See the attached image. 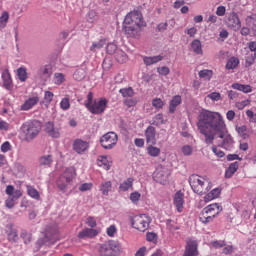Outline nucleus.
I'll return each mask as SVG.
<instances>
[{
    "label": "nucleus",
    "instance_id": "obj_24",
    "mask_svg": "<svg viewBox=\"0 0 256 256\" xmlns=\"http://www.w3.org/2000/svg\"><path fill=\"white\" fill-rule=\"evenodd\" d=\"M237 169H239V162H233L229 165V167L225 171V178L231 179L235 173H237Z\"/></svg>",
    "mask_w": 256,
    "mask_h": 256
},
{
    "label": "nucleus",
    "instance_id": "obj_38",
    "mask_svg": "<svg viewBox=\"0 0 256 256\" xmlns=\"http://www.w3.org/2000/svg\"><path fill=\"white\" fill-rule=\"evenodd\" d=\"M147 151H148V155H150V157H159V155L161 154V149L153 146V144L148 146Z\"/></svg>",
    "mask_w": 256,
    "mask_h": 256
},
{
    "label": "nucleus",
    "instance_id": "obj_29",
    "mask_svg": "<svg viewBox=\"0 0 256 256\" xmlns=\"http://www.w3.org/2000/svg\"><path fill=\"white\" fill-rule=\"evenodd\" d=\"M219 195H221V189L215 188L204 197V201L206 203H209V201H213V199H217Z\"/></svg>",
    "mask_w": 256,
    "mask_h": 256
},
{
    "label": "nucleus",
    "instance_id": "obj_28",
    "mask_svg": "<svg viewBox=\"0 0 256 256\" xmlns=\"http://www.w3.org/2000/svg\"><path fill=\"white\" fill-rule=\"evenodd\" d=\"M246 25L253 31V34L256 35V14L246 17Z\"/></svg>",
    "mask_w": 256,
    "mask_h": 256
},
{
    "label": "nucleus",
    "instance_id": "obj_7",
    "mask_svg": "<svg viewBox=\"0 0 256 256\" xmlns=\"http://www.w3.org/2000/svg\"><path fill=\"white\" fill-rule=\"evenodd\" d=\"M59 241V238H57V235H51V233L46 232L45 236L43 238H39L35 243L34 252L37 253V251H40L41 247L44 245H55Z\"/></svg>",
    "mask_w": 256,
    "mask_h": 256
},
{
    "label": "nucleus",
    "instance_id": "obj_22",
    "mask_svg": "<svg viewBox=\"0 0 256 256\" xmlns=\"http://www.w3.org/2000/svg\"><path fill=\"white\" fill-rule=\"evenodd\" d=\"M143 61L144 65H146V67H149L151 65H155V63H159V61H163V56H144Z\"/></svg>",
    "mask_w": 256,
    "mask_h": 256
},
{
    "label": "nucleus",
    "instance_id": "obj_2",
    "mask_svg": "<svg viewBox=\"0 0 256 256\" xmlns=\"http://www.w3.org/2000/svg\"><path fill=\"white\" fill-rule=\"evenodd\" d=\"M141 27H145L143 14L139 11H133L126 15L123 22V30L127 37L137 39L141 35Z\"/></svg>",
    "mask_w": 256,
    "mask_h": 256
},
{
    "label": "nucleus",
    "instance_id": "obj_21",
    "mask_svg": "<svg viewBox=\"0 0 256 256\" xmlns=\"http://www.w3.org/2000/svg\"><path fill=\"white\" fill-rule=\"evenodd\" d=\"M219 216V211H217L214 214H204L203 211H201L200 213V217L199 220L201 221V223H203L204 225H207V223H211L214 221L215 217Z\"/></svg>",
    "mask_w": 256,
    "mask_h": 256
},
{
    "label": "nucleus",
    "instance_id": "obj_37",
    "mask_svg": "<svg viewBox=\"0 0 256 256\" xmlns=\"http://www.w3.org/2000/svg\"><path fill=\"white\" fill-rule=\"evenodd\" d=\"M236 131L242 139H249V132L247 131V126H236Z\"/></svg>",
    "mask_w": 256,
    "mask_h": 256
},
{
    "label": "nucleus",
    "instance_id": "obj_39",
    "mask_svg": "<svg viewBox=\"0 0 256 256\" xmlns=\"http://www.w3.org/2000/svg\"><path fill=\"white\" fill-rule=\"evenodd\" d=\"M112 189L111 181L103 182L100 186V191L104 195H109V191Z\"/></svg>",
    "mask_w": 256,
    "mask_h": 256
},
{
    "label": "nucleus",
    "instance_id": "obj_1",
    "mask_svg": "<svg viewBox=\"0 0 256 256\" xmlns=\"http://www.w3.org/2000/svg\"><path fill=\"white\" fill-rule=\"evenodd\" d=\"M197 127L201 135H204V143L213 145L216 139H222L219 147L231 151L235 141L229 134L223 116L219 112L202 109L198 115Z\"/></svg>",
    "mask_w": 256,
    "mask_h": 256
},
{
    "label": "nucleus",
    "instance_id": "obj_27",
    "mask_svg": "<svg viewBox=\"0 0 256 256\" xmlns=\"http://www.w3.org/2000/svg\"><path fill=\"white\" fill-rule=\"evenodd\" d=\"M182 102V99L179 95H176L172 98V100L170 101V105H169V112L170 113H175V111L177 110V107H179V104Z\"/></svg>",
    "mask_w": 256,
    "mask_h": 256
},
{
    "label": "nucleus",
    "instance_id": "obj_61",
    "mask_svg": "<svg viewBox=\"0 0 256 256\" xmlns=\"http://www.w3.org/2000/svg\"><path fill=\"white\" fill-rule=\"evenodd\" d=\"M92 187H93V184H91V183H84V184L80 185L79 191H82V192L91 191Z\"/></svg>",
    "mask_w": 256,
    "mask_h": 256
},
{
    "label": "nucleus",
    "instance_id": "obj_4",
    "mask_svg": "<svg viewBox=\"0 0 256 256\" xmlns=\"http://www.w3.org/2000/svg\"><path fill=\"white\" fill-rule=\"evenodd\" d=\"M120 253L121 244L115 240H109L103 243L98 249L99 256H119Z\"/></svg>",
    "mask_w": 256,
    "mask_h": 256
},
{
    "label": "nucleus",
    "instance_id": "obj_30",
    "mask_svg": "<svg viewBox=\"0 0 256 256\" xmlns=\"http://www.w3.org/2000/svg\"><path fill=\"white\" fill-rule=\"evenodd\" d=\"M232 89H236L237 91H242V93H251L253 89H251V85H245L240 83L232 84Z\"/></svg>",
    "mask_w": 256,
    "mask_h": 256
},
{
    "label": "nucleus",
    "instance_id": "obj_63",
    "mask_svg": "<svg viewBox=\"0 0 256 256\" xmlns=\"http://www.w3.org/2000/svg\"><path fill=\"white\" fill-rule=\"evenodd\" d=\"M182 153L183 155H186V156L192 155L193 148H191V146L189 145H185L182 147Z\"/></svg>",
    "mask_w": 256,
    "mask_h": 256
},
{
    "label": "nucleus",
    "instance_id": "obj_44",
    "mask_svg": "<svg viewBox=\"0 0 256 256\" xmlns=\"http://www.w3.org/2000/svg\"><path fill=\"white\" fill-rule=\"evenodd\" d=\"M200 79H207L208 81L211 80V77H213V71L212 70H201L199 72Z\"/></svg>",
    "mask_w": 256,
    "mask_h": 256
},
{
    "label": "nucleus",
    "instance_id": "obj_18",
    "mask_svg": "<svg viewBox=\"0 0 256 256\" xmlns=\"http://www.w3.org/2000/svg\"><path fill=\"white\" fill-rule=\"evenodd\" d=\"M99 232L93 228H86L78 233V239H87L91 237H97Z\"/></svg>",
    "mask_w": 256,
    "mask_h": 256
},
{
    "label": "nucleus",
    "instance_id": "obj_52",
    "mask_svg": "<svg viewBox=\"0 0 256 256\" xmlns=\"http://www.w3.org/2000/svg\"><path fill=\"white\" fill-rule=\"evenodd\" d=\"M86 224L88 227H91V229H95V227H97V220H95V217L90 216L87 218Z\"/></svg>",
    "mask_w": 256,
    "mask_h": 256
},
{
    "label": "nucleus",
    "instance_id": "obj_56",
    "mask_svg": "<svg viewBox=\"0 0 256 256\" xmlns=\"http://www.w3.org/2000/svg\"><path fill=\"white\" fill-rule=\"evenodd\" d=\"M117 233V227L115 225H111L107 228V236L108 237H115V234Z\"/></svg>",
    "mask_w": 256,
    "mask_h": 256
},
{
    "label": "nucleus",
    "instance_id": "obj_5",
    "mask_svg": "<svg viewBox=\"0 0 256 256\" xmlns=\"http://www.w3.org/2000/svg\"><path fill=\"white\" fill-rule=\"evenodd\" d=\"M130 221L134 229H137L138 231H142V233H144V231H147V229H149V223H151V218L146 214H140L131 217Z\"/></svg>",
    "mask_w": 256,
    "mask_h": 256
},
{
    "label": "nucleus",
    "instance_id": "obj_64",
    "mask_svg": "<svg viewBox=\"0 0 256 256\" xmlns=\"http://www.w3.org/2000/svg\"><path fill=\"white\" fill-rule=\"evenodd\" d=\"M146 239H147V241H157V234L156 233H154V232H148L147 234H146Z\"/></svg>",
    "mask_w": 256,
    "mask_h": 256
},
{
    "label": "nucleus",
    "instance_id": "obj_20",
    "mask_svg": "<svg viewBox=\"0 0 256 256\" xmlns=\"http://www.w3.org/2000/svg\"><path fill=\"white\" fill-rule=\"evenodd\" d=\"M38 103H39V97L35 96L32 98H29L24 102V104H22L21 110L29 111V109H33V107H35V105H37Z\"/></svg>",
    "mask_w": 256,
    "mask_h": 256
},
{
    "label": "nucleus",
    "instance_id": "obj_33",
    "mask_svg": "<svg viewBox=\"0 0 256 256\" xmlns=\"http://www.w3.org/2000/svg\"><path fill=\"white\" fill-rule=\"evenodd\" d=\"M114 57L118 63L123 64L127 62V54L121 49L116 51V55H114Z\"/></svg>",
    "mask_w": 256,
    "mask_h": 256
},
{
    "label": "nucleus",
    "instance_id": "obj_42",
    "mask_svg": "<svg viewBox=\"0 0 256 256\" xmlns=\"http://www.w3.org/2000/svg\"><path fill=\"white\" fill-rule=\"evenodd\" d=\"M8 21H9V12L5 11L0 16V29H5V27H7Z\"/></svg>",
    "mask_w": 256,
    "mask_h": 256
},
{
    "label": "nucleus",
    "instance_id": "obj_11",
    "mask_svg": "<svg viewBox=\"0 0 256 256\" xmlns=\"http://www.w3.org/2000/svg\"><path fill=\"white\" fill-rule=\"evenodd\" d=\"M225 23L227 27H230V29H233L234 31H239V29H241V20H239V16L235 12H232L227 16Z\"/></svg>",
    "mask_w": 256,
    "mask_h": 256
},
{
    "label": "nucleus",
    "instance_id": "obj_58",
    "mask_svg": "<svg viewBox=\"0 0 256 256\" xmlns=\"http://www.w3.org/2000/svg\"><path fill=\"white\" fill-rule=\"evenodd\" d=\"M208 98L211 99L212 101H220L221 93H219V92H212V93L208 94Z\"/></svg>",
    "mask_w": 256,
    "mask_h": 256
},
{
    "label": "nucleus",
    "instance_id": "obj_50",
    "mask_svg": "<svg viewBox=\"0 0 256 256\" xmlns=\"http://www.w3.org/2000/svg\"><path fill=\"white\" fill-rule=\"evenodd\" d=\"M157 73H159V75H162L165 77V76L169 75V73H171V70L167 66L158 67Z\"/></svg>",
    "mask_w": 256,
    "mask_h": 256
},
{
    "label": "nucleus",
    "instance_id": "obj_13",
    "mask_svg": "<svg viewBox=\"0 0 256 256\" xmlns=\"http://www.w3.org/2000/svg\"><path fill=\"white\" fill-rule=\"evenodd\" d=\"M45 133H47L49 137H52V139H59V137H61L60 129L55 126L54 122L51 121L46 122Z\"/></svg>",
    "mask_w": 256,
    "mask_h": 256
},
{
    "label": "nucleus",
    "instance_id": "obj_35",
    "mask_svg": "<svg viewBox=\"0 0 256 256\" xmlns=\"http://www.w3.org/2000/svg\"><path fill=\"white\" fill-rule=\"evenodd\" d=\"M192 49L196 55H203V48L201 46V41L200 40H194L192 42Z\"/></svg>",
    "mask_w": 256,
    "mask_h": 256
},
{
    "label": "nucleus",
    "instance_id": "obj_62",
    "mask_svg": "<svg viewBox=\"0 0 256 256\" xmlns=\"http://www.w3.org/2000/svg\"><path fill=\"white\" fill-rule=\"evenodd\" d=\"M124 104L127 107H135V105H137V100L133 98H128L124 100Z\"/></svg>",
    "mask_w": 256,
    "mask_h": 256
},
{
    "label": "nucleus",
    "instance_id": "obj_54",
    "mask_svg": "<svg viewBox=\"0 0 256 256\" xmlns=\"http://www.w3.org/2000/svg\"><path fill=\"white\" fill-rule=\"evenodd\" d=\"M152 105L155 107V109H162L163 105L165 104L163 103V100L156 98L152 100Z\"/></svg>",
    "mask_w": 256,
    "mask_h": 256
},
{
    "label": "nucleus",
    "instance_id": "obj_32",
    "mask_svg": "<svg viewBox=\"0 0 256 256\" xmlns=\"http://www.w3.org/2000/svg\"><path fill=\"white\" fill-rule=\"evenodd\" d=\"M7 234L8 241H11L12 243L17 242V239H19V236L17 235V230H15L13 226L8 227Z\"/></svg>",
    "mask_w": 256,
    "mask_h": 256
},
{
    "label": "nucleus",
    "instance_id": "obj_12",
    "mask_svg": "<svg viewBox=\"0 0 256 256\" xmlns=\"http://www.w3.org/2000/svg\"><path fill=\"white\" fill-rule=\"evenodd\" d=\"M182 256H199L197 240L188 239Z\"/></svg>",
    "mask_w": 256,
    "mask_h": 256
},
{
    "label": "nucleus",
    "instance_id": "obj_53",
    "mask_svg": "<svg viewBox=\"0 0 256 256\" xmlns=\"http://www.w3.org/2000/svg\"><path fill=\"white\" fill-rule=\"evenodd\" d=\"M252 65H255V57L253 54L247 56L245 59V67H251Z\"/></svg>",
    "mask_w": 256,
    "mask_h": 256
},
{
    "label": "nucleus",
    "instance_id": "obj_49",
    "mask_svg": "<svg viewBox=\"0 0 256 256\" xmlns=\"http://www.w3.org/2000/svg\"><path fill=\"white\" fill-rule=\"evenodd\" d=\"M65 81V75L63 73H55L54 74V83L55 85H61Z\"/></svg>",
    "mask_w": 256,
    "mask_h": 256
},
{
    "label": "nucleus",
    "instance_id": "obj_31",
    "mask_svg": "<svg viewBox=\"0 0 256 256\" xmlns=\"http://www.w3.org/2000/svg\"><path fill=\"white\" fill-rule=\"evenodd\" d=\"M69 183L62 175L58 178L57 180V187L60 191H62L63 193H65V191H67V185H69Z\"/></svg>",
    "mask_w": 256,
    "mask_h": 256
},
{
    "label": "nucleus",
    "instance_id": "obj_17",
    "mask_svg": "<svg viewBox=\"0 0 256 256\" xmlns=\"http://www.w3.org/2000/svg\"><path fill=\"white\" fill-rule=\"evenodd\" d=\"M156 130L153 126H148L145 130L146 142L150 145H156L157 139L155 138Z\"/></svg>",
    "mask_w": 256,
    "mask_h": 256
},
{
    "label": "nucleus",
    "instance_id": "obj_57",
    "mask_svg": "<svg viewBox=\"0 0 256 256\" xmlns=\"http://www.w3.org/2000/svg\"><path fill=\"white\" fill-rule=\"evenodd\" d=\"M98 161H100V163L106 167L107 171L111 169V166L108 165L109 160H107V156H99Z\"/></svg>",
    "mask_w": 256,
    "mask_h": 256
},
{
    "label": "nucleus",
    "instance_id": "obj_36",
    "mask_svg": "<svg viewBox=\"0 0 256 256\" xmlns=\"http://www.w3.org/2000/svg\"><path fill=\"white\" fill-rule=\"evenodd\" d=\"M17 77L19 81L25 83L27 81V69L25 67H20L17 69Z\"/></svg>",
    "mask_w": 256,
    "mask_h": 256
},
{
    "label": "nucleus",
    "instance_id": "obj_60",
    "mask_svg": "<svg viewBox=\"0 0 256 256\" xmlns=\"http://www.w3.org/2000/svg\"><path fill=\"white\" fill-rule=\"evenodd\" d=\"M1 151L2 153H8V151H11V143L9 141L4 142L1 145Z\"/></svg>",
    "mask_w": 256,
    "mask_h": 256
},
{
    "label": "nucleus",
    "instance_id": "obj_10",
    "mask_svg": "<svg viewBox=\"0 0 256 256\" xmlns=\"http://www.w3.org/2000/svg\"><path fill=\"white\" fill-rule=\"evenodd\" d=\"M53 75V66L51 64L42 65L37 70V77L42 83H47Z\"/></svg>",
    "mask_w": 256,
    "mask_h": 256
},
{
    "label": "nucleus",
    "instance_id": "obj_41",
    "mask_svg": "<svg viewBox=\"0 0 256 256\" xmlns=\"http://www.w3.org/2000/svg\"><path fill=\"white\" fill-rule=\"evenodd\" d=\"M238 65H239V58L231 57L226 64V69L228 70L235 69Z\"/></svg>",
    "mask_w": 256,
    "mask_h": 256
},
{
    "label": "nucleus",
    "instance_id": "obj_48",
    "mask_svg": "<svg viewBox=\"0 0 256 256\" xmlns=\"http://www.w3.org/2000/svg\"><path fill=\"white\" fill-rule=\"evenodd\" d=\"M97 19V12L95 10H90L86 16V21L88 23H95Z\"/></svg>",
    "mask_w": 256,
    "mask_h": 256
},
{
    "label": "nucleus",
    "instance_id": "obj_46",
    "mask_svg": "<svg viewBox=\"0 0 256 256\" xmlns=\"http://www.w3.org/2000/svg\"><path fill=\"white\" fill-rule=\"evenodd\" d=\"M117 51H119V48H117L115 43H109L106 47L108 55H116Z\"/></svg>",
    "mask_w": 256,
    "mask_h": 256
},
{
    "label": "nucleus",
    "instance_id": "obj_3",
    "mask_svg": "<svg viewBox=\"0 0 256 256\" xmlns=\"http://www.w3.org/2000/svg\"><path fill=\"white\" fill-rule=\"evenodd\" d=\"M41 122L38 120H33L26 122L22 125L21 131L24 135V140H26L28 143L30 141H33L41 133Z\"/></svg>",
    "mask_w": 256,
    "mask_h": 256
},
{
    "label": "nucleus",
    "instance_id": "obj_26",
    "mask_svg": "<svg viewBox=\"0 0 256 256\" xmlns=\"http://www.w3.org/2000/svg\"><path fill=\"white\" fill-rule=\"evenodd\" d=\"M76 176H77V172L75 170V167L66 168V170L62 174V177L70 183L71 181H73V178Z\"/></svg>",
    "mask_w": 256,
    "mask_h": 256
},
{
    "label": "nucleus",
    "instance_id": "obj_40",
    "mask_svg": "<svg viewBox=\"0 0 256 256\" xmlns=\"http://www.w3.org/2000/svg\"><path fill=\"white\" fill-rule=\"evenodd\" d=\"M119 93H121L122 97H128V98H131L133 97V95H135V91L133 90V87L121 88L119 90Z\"/></svg>",
    "mask_w": 256,
    "mask_h": 256
},
{
    "label": "nucleus",
    "instance_id": "obj_9",
    "mask_svg": "<svg viewBox=\"0 0 256 256\" xmlns=\"http://www.w3.org/2000/svg\"><path fill=\"white\" fill-rule=\"evenodd\" d=\"M87 109L92 115H101L102 113H105V109H107V99L100 98L99 101L94 100V103H92L91 106L87 104Z\"/></svg>",
    "mask_w": 256,
    "mask_h": 256
},
{
    "label": "nucleus",
    "instance_id": "obj_15",
    "mask_svg": "<svg viewBox=\"0 0 256 256\" xmlns=\"http://www.w3.org/2000/svg\"><path fill=\"white\" fill-rule=\"evenodd\" d=\"M73 149L76 153L81 155L82 153H85L87 149H89V142L76 139L73 143Z\"/></svg>",
    "mask_w": 256,
    "mask_h": 256
},
{
    "label": "nucleus",
    "instance_id": "obj_16",
    "mask_svg": "<svg viewBox=\"0 0 256 256\" xmlns=\"http://www.w3.org/2000/svg\"><path fill=\"white\" fill-rule=\"evenodd\" d=\"M21 190H16L14 194L8 195V199L5 202V205L8 209H13L15 207V201L21 198Z\"/></svg>",
    "mask_w": 256,
    "mask_h": 256
},
{
    "label": "nucleus",
    "instance_id": "obj_51",
    "mask_svg": "<svg viewBox=\"0 0 256 256\" xmlns=\"http://www.w3.org/2000/svg\"><path fill=\"white\" fill-rule=\"evenodd\" d=\"M60 107L64 111H67V109H69V107H71V103L69 102V98H63L60 102Z\"/></svg>",
    "mask_w": 256,
    "mask_h": 256
},
{
    "label": "nucleus",
    "instance_id": "obj_19",
    "mask_svg": "<svg viewBox=\"0 0 256 256\" xmlns=\"http://www.w3.org/2000/svg\"><path fill=\"white\" fill-rule=\"evenodd\" d=\"M183 203H185V201L183 200V193L181 191L176 192L174 196V205L178 213L183 212Z\"/></svg>",
    "mask_w": 256,
    "mask_h": 256
},
{
    "label": "nucleus",
    "instance_id": "obj_25",
    "mask_svg": "<svg viewBox=\"0 0 256 256\" xmlns=\"http://www.w3.org/2000/svg\"><path fill=\"white\" fill-rule=\"evenodd\" d=\"M38 164L40 167H50L53 164V156L52 155L41 156L38 160Z\"/></svg>",
    "mask_w": 256,
    "mask_h": 256
},
{
    "label": "nucleus",
    "instance_id": "obj_47",
    "mask_svg": "<svg viewBox=\"0 0 256 256\" xmlns=\"http://www.w3.org/2000/svg\"><path fill=\"white\" fill-rule=\"evenodd\" d=\"M73 77L76 81H83V79H85V70H76L73 74Z\"/></svg>",
    "mask_w": 256,
    "mask_h": 256
},
{
    "label": "nucleus",
    "instance_id": "obj_45",
    "mask_svg": "<svg viewBox=\"0 0 256 256\" xmlns=\"http://www.w3.org/2000/svg\"><path fill=\"white\" fill-rule=\"evenodd\" d=\"M27 193L32 199H39V191L33 186H27Z\"/></svg>",
    "mask_w": 256,
    "mask_h": 256
},
{
    "label": "nucleus",
    "instance_id": "obj_55",
    "mask_svg": "<svg viewBox=\"0 0 256 256\" xmlns=\"http://www.w3.org/2000/svg\"><path fill=\"white\" fill-rule=\"evenodd\" d=\"M54 94L51 91H46L44 95V100L47 105L53 101Z\"/></svg>",
    "mask_w": 256,
    "mask_h": 256
},
{
    "label": "nucleus",
    "instance_id": "obj_34",
    "mask_svg": "<svg viewBox=\"0 0 256 256\" xmlns=\"http://www.w3.org/2000/svg\"><path fill=\"white\" fill-rule=\"evenodd\" d=\"M133 181H134L133 178H128L123 183H121L119 186L120 191H129V189L133 187Z\"/></svg>",
    "mask_w": 256,
    "mask_h": 256
},
{
    "label": "nucleus",
    "instance_id": "obj_14",
    "mask_svg": "<svg viewBox=\"0 0 256 256\" xmlns=\"http://www.w3.org/2000/svg\"><path fill=\"white\" fill-rule=\"evenodd\" d=\"M1 78L3 81L2 87L6 89L7 91L13 90V78H11V73H9V69L3 70L1 74Z\"/></svg>",
    "mask_w": 256,
    "mask_h": 256
},
{
    "label": "nucleus",
    "instance_id": "obj_23",
    "mask_svg": "<svg viewBox=\"0 0 256 256\" xmlns=\"http://www.w3.org/2000/svg\"><path fill=\"white\" fill-rule=\"evenodd\" d=\"M215 209H217L219 213L223 211V207L221 205H219L218 203H214L203 208L202 212H204V215H215V213H213Z\"/></svg>",
    "mask_w": 256,
    "mask_h": 256
},
{
    "label": "nucleus",
    "instance_id": "obj_6",
    "mask_svg": "<svg viewBox=\"0 0 256 256\" xmlns=\"http://www.w3.org/2000/svg\"><path fill=\"white\" fill-rule=\"evenodd\" d=\"M189 185L197 195H205L203 188L205 187V178L201 179V176L192 174L188 179Z\"/></svg>",
    "mask_w": 256,
    "mask_h": 256
},
{
    "label": "nucleus",
    "instance_id": "obj_43",
    "mask_svg": "<svg viewBox=\"0 0 256 256\" xmlns=\"http://www.w3.org/2000/svg\"><path fill=\"white\" fill-rule=\"evenodd\" d=\"M105 39H101L98 42H93L92 46L90 47V51H99V49H103V47H105Z\"/></svg>",
    "mask_w": 256,
    "mask_h": 256
},
{
    "label": "nucleus",
    "instance_id": "obj_59",
    "mask_svg": "<svg viewBox=\"0 0 256 256\" xmlns=\"http://www.w3.org/2000/svg\"><path fill=\"white\" fill-rule=\"evenodd\" d=\"M249 103H251L250 100H244L242 102H237L236 107H237V109H239V111H242V109H245V107H247V105H249Z\"/></svg>",
    "mask_w": 256,
    "mask_h": 256
},
{
    "label": "nucleus",
    "instance_id": "obj_8",
    "mask_svg": "<svg viewBox=\"0 0 256 256\" xmlns=\"http://www.w3.org/2000/svg\"><path fill=\"white\" fill-rule=\"evenodd\" d=\"M118 137L115 132H108L100 138L103 149H113L117 145Z\"/></svg>",
    "mask_w": 256,
    "mask_h": 256
}]
</instances>
